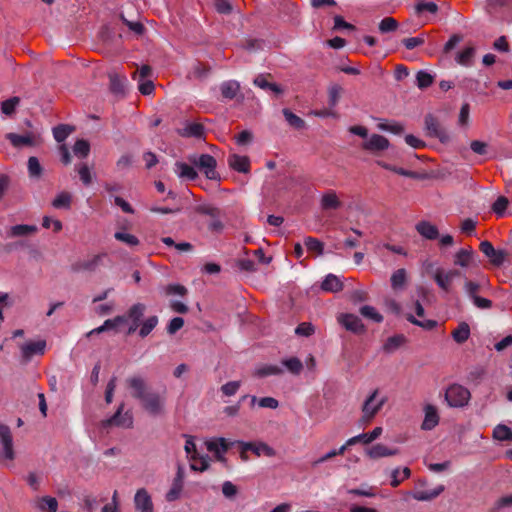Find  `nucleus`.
I'll return each mask as SVG.
<instances>
[{
	"label": "nucleus",
	"instance_id": "nucleus-57",
	"mask_svg": "<svg viewBox=\"0 0 512 512\" xmlns=\"http://www.w3.org/2000/svg\"><path fill=\"white\" fill-rule=\"evenodd\" d=\"M400 474V469L399 468H396L392 471V474H391V486L392 487H397L400 485V483L404 480V479H407L410 477L411 475V470L408 468V467H405L403 468L402 470V478L399 479L398 478V475Z\"/></svg>",
	"mask_w": 512,
	"mask_h": 512
},
{
	"label": "nucleus",
	"instance_id": "nucleus-60",
	"mask_svg": "<svg viewBox=\"0 0 512 512\" xmlns=\"http://www.w3.org/2000/svg\"><path fill=\"white\" fill-rule=\"evenodd\" d=\"M415 10L418 14H420L424 11H427L431 14H436L438 12V6L434 2L419 1L415 5Z\"/></svg>",
	"mask_w": 512,
	"mask_h": 512
},
{
	"label": "nucleus",
	"instance_id": "nucleus-43",
	"mask_svg": "<svg viewBox=\"0 0 512 512\" xmlns=\"http://www.w3.org/2000/svg\"><path fill=\"white\" fill-rule=\"evenodd\" d=\"M493 437L499 441H512V430L506 425L499 424L493 430Z\"/></svg>",
	"mask_w": 512,
	"mask_h": 512
},
{
	"label": "nucleus",
	"instance_id": "nucleus-14",
	"mask_svg": "<svg viewBox=\"0 0 512 512\" xmlns=\"http://www.w3.org/2000/svg\"><path fill=\"white\" fill-rule=\"evenodd\" d=\"M134 506L137 512H153L151 496L145 488L138 489L134 496Z\"/></svg>",
	"mask_w": 512,
	"mask_h": 512
},
{
	"label": "nucleus",
	"instance_id": "nucleus-50",
	"mask_svg": "<svg viewBox=\"0 0 512 512\" xmlns=\"http://www.w3.org/2000/svg\"><path fill=\"white\" fill-rule=\"evenodd\" d=\"M114 237L116 240L125 243L129 247H134L139 244V239L135 235L130 233L117 231L114 234Z\"/></svg>",
	"mask_w": 512,
	"mask_h": 512
},
{
	"label": "nucleus",
	"instance_id": "nucleus-7",
	"mask_svg": "<svg viewBox=\"0 0 512 512\" xmlns=\"http://www.w3.org/2000/svg\"><path fill=\"white\" fill-rule=\"evenodd\" d=\"M124 403H121L116 412L108 419L102 422L103 427L118 426L124 428H130L133 425L132 414L127 411L123 413Z\"/></svg>",
	"mask_w": 512,
	"mask_h": 512
},
{
	"label": "nucleus",
	"instance_id": "nucleus-47",
	"mask_svg": "<svg viewBox=\"0 0 512 512\" xmlns=\"http://www.w3.org/2000/svg\"><path fill=\"white\" fill-rule=\"evenodd\" d=\"M73 152L77 157L86 158L90 152V144L84 139H79L73 146Z\"/></svg>",
	"mask_w": 512,
	"mask_h": 512
},
{
	"label": "nucleus",
	"instance_id": "nucleus-25",
	"mask_svg": "<svg viewBox=\"0 0 512 512\" xmlns=\"http://www.w3.org/2000/svg\"><path fill=\"white\" fill-rule=\"evenodd\" d=\"M417 232L428 240H435L439 237L438 228L428 221H420L416 225Z\"/></svg>",
	"mask_w": 512,
	"mask_h": 512
},
{
	"label": "nucleus",
	"instance_id": "nucleus-44",
	"mask_svg": "<svg viewBox=\"0 0 512 512\" xmlns=\"http://www.w3.org/2000/svg\"><path fill=\"white\" fill-rule=\"evenodd\" d=\"M475 53L476 49L474 46H467L461 52L457 53L455 60L460 64L470 63L473 61Z\"/></svg>",
	"mask_w": 512,
	"mask_h": 512
},
{
	"label": "nucleus",
	"instance_id": "nucleus-18",
	"mask_svg": "<svg viewBox=\"0 0 512 512\" xmlns=\"http://www.w3.org/2000/svg\"><path fill=\"white\" fill-rule=\"evenodd\" d=\"M382 434V428L381 427H375L371 432L369 433H362L357 436H354L346 441L347 447L355 445L357 443H363V444H369L376 440L380 435Z\"/></svg>",
	"mask_w": 512,
	"mask_h": 512
},
{
	"label": "nucleus",
	"instance_id": "nucleus-6",
	"mask_svg": "<svg viewBox=\"0 0 512 512\" xmlns=\"http://www.w3.org/2000/svg\"><path fill=\"white\" fill-rule=\"evenodd\" d=\"M425 129L427 135L433 138H437L442 143H446L450 140V136L447 130L441 126L436 117L432 114L425 116Z\"/></svg>",
	"mask_w": 512,
	"mask_h": 512
},
{
	"label": "nucleus",
	"instance_id": "nucleus-35",
	"mask_svg": "<svg viewBox=\"0 0 512 512\" xmlns=\"http://www.w3.org/2000/svg\"><path fill=\"white\" fill-rule=\"evenodd\" d=\"M6 138L11 142L14 147L31 146L33 138L30 135H18L15 133H8Z\"/></svg>",
	"mask_w": 512,
	"mask_h": 512
},
{
	"label": "nucleus",
	"instance_id": "nucleus-2",
	"mask_svg": "<svg viewBox=\"0 0 512 512\" xmlns=\"http://www.w3.org/2000/svg\"><path fill=\"white\" fill-rule=\"evenodd\" d=\"M133 80L137 82L138 90L143 95H151L155 89L152 66H137L132 74Z\"/></svg>",
	"mask_w": 512,
	"mask_h": 512
},
{
	"label": "nucleus",
	"instance_id": "nucleus-27",
	"mask_svg": "<svg viewBox=\"0 0 512 512\" xmlns=\"http://www.w3.org/2000/svg\"><path fill=\"white\" fill-rule=\"evenodd\" d=\"M232 445H234V442H228L225 438H218L207 442V449L214 454H224Z\"/></svg>",
	"mask_w": 512,
	"mask_h": 512
},
{
	"label": "nucleus",
	"instance_id": "nucleus-12",
	"mask_svg": "<svg viewBox=\"0 0 512 512\" xmlns=\"http://www.w3.org/2000/svg\"><path fill=\"white\" fill-rule=\"evenodd\" d=\"M337 320L346 330L352 333L363 334L366 331L365 325L362 323L361 319L354 314H340Z\"/></svg>",
	"mask_w": 512,
	"mask_h": 512
},
{
	"label": "nucleus",
	"instance_id": "nucleus-49",
	"mask_svg": "<svg viewBox=\"0 0 512 512\" xmlns=\"http://www.w3.org/2000/svg\"><path fill=\"white\" fill-rule=\"evenodd\" d=\"M304 244L308 251L314 252L318 255L323 254L324 244L314 237H306L304 240Z\"/></svg>",
	"mask_w": 512,
	"mask_h": 512
},
{
	"label": "nucleus",
	"instance_id": "nucleus-17",
	"mask_svg": "<svg viewBox=\"0 0 512 512\" xmlns=\"http://www.w3.org/2000/svg\"><path fill=\"white\" fill-rule=\"evenodd\" d=\"M408 339L403 334H396L386 339L382 346V350L386 354H393L403 345L407 343Z\"/></svg>",
	"mask_w": 512,
	"mask_h": 512
},
{
	"label": "nucleus",
	"instance_id": "nucleus-64",
	"mask_svg": "<svg viewBox=\"0 0 512 512\" xmlns=\"http://www.w3.org/2000/svg\"><path fill=\"white\" fill-rule=\"evenodd\" d=\"M508 204L509 201L506 197L499 196L493 203L492 209L497 215L502 216L504 211L507 209Z\"/></svg>",
	"mask_w": 512,
	"mask_h": 512
},
{
	"label": "nucleus",
	"instance_id": "nucleus-63",
	"mask_svg": "<svg viewBox=\"0 0 512 512\" xmlns=\"http://www.w3.org/2000/svg\"><path fill=\"white\" fill-rule=\"evenodd\" d=\"M77 171L82 183L86 186L90 185L92 182V176L89 167L86 164H80L77 167Z\"/></svg>",
	"mask_w": 512,
	"mask_h": 512
},
{
	"label": "nucleus",
	"instance_id": "nucleus-40",
	"mask_svg": "<svg viewBox=\"0 0 512 512\" xmlns=\"http://www.w3.org/2000/svg\"><path fill=\"white\" fill-rule=\"evenodd\" d=\"M176 167L178 169V175L181 178H186L188 180H195L198 177L196 170L183 162H177Z\"/></svg>",
	"mask_w": 512,
	"mask_h": 512
},
{
	"label": "nucleus",
	"instance_id": "nucleus-61",
	"mask_svg": "<svg viewBox=\"0 0 512 512\" xmlns=\"http://www.w3.org/2000/svg\"><path fill=\"white\" fill-rule=\"evenodd\" d=\"M121 21L133 32H135L137 35H142L145 32V27L140 22H132L125 18V16L121 13L120 14Z\"/></svg>",
	"mask_w": 512,
	"mask_h": 512
},
{
	"label": "nucleus",
	"instance_id": "nucleus-8",
	"mask_svg": "<svg viewBox=\"0 0 512 512\" xmlns=\"http://www.w3.org/2000/svg\"><path fill=\"white\" fill-rule=\"evenodd\" d=\"M378 389H375L364 401L362 406L363 418L366 421H370L374 418V416L381 410L383 405L386 402V398H382L376 402V397L378 395Z\"/></svg>",
	"mask_w": 512,
	"mask_h": 512
},
{
	"label": "nucleus",
	"instance_id": "nucleus-13",
	"mask_svg": "<svg viewBox=\"0 0 512 512\" xmlns=\"http://www.w3.org/2000/svg\"><path fill=\"white\" fill-rule=\"evenodd\" d=\"M221 95L227 100H236L238 103L244 101V95L240 92V84L235 80L224 81L220 85Z\"/></svg>",
	"mask_w": 512,
	"mask_h": 512
},
{
	"label": "nucleus",
	"instance_id": "nucleus-52",
	"mask_svg": "<svg viewBox=\"0 0 512 512\" xmlns=\"http://www.w3.org/2000/svg\"><path fill=\"white\" fill-rule=\"evenodd\" d=\"M283 365L295 375L300 374L303 369V364L301 360L297 357H291L289 359H285L282 361Z\"/></svg>",
	"mask_w": 512,
	"mask_h": 512
},
{
	"label": "nucleus",
	"instance_id": "nucleus-48",
	"mask_svg": "<svg viewBox=\"0 0 512 512\" xmlns=\"http://www.w3.org/2000/svg\"><path fill=\"white\" fill-rule=\"evenodd\" d=\"M282 373L283 369L277 365H264L256 370L255 375L262 378L271 375H280Z\"/></svg>",
	"mask_w": 512,
	"mask_h": 512
},
{
	"label": "nucleus",
	"instance_id": "nucleus-3",
	"mask_svg": "<svg viewBox=\"0 0 512 512\" xmlns=\"http://www.w3.org/2000/svg\"><path fill=\"white\" fill-rule=\"evenodd\" d=\"M470 398V391L460 384L450 385L445 392V400L450 407H464Z\"/></svg>",
	"mask_w": 512,
	"mask_h": 512
},
{
	"label": "nucleus",
	"instance_id": "nucleus-28",
	"mask_svg": "<svg viewBox=\"0 0 512 512\" xmlns=\"http://www.w3.org/2000/svg\"><path fill=\"white\" fill-rule=\"evenodd\" d=\"M474 251L471 247L459 250L454 256V264L468 267L472 261Z\"/></svg>",
	"mask_w": 512,
	"mask_h": 512
},
{
	"label": "nucleus",
	"instance_id": "nucleus-33",
	"mask_svg": "<svg viewBox=\"0 0 512 512\" xmlns=\"http://www.w3.org/2000/svg\"><path fill=\"white\" fill-rule=\"evenodd\" d=\"M470 336V327L466 322H462L458 325V327L452 332V337L455 342L462 344L468 340Z\"/></svg>",
	"mask_w": 512,
	"mask_h": 512
},
{
	"label": "nucleus",
	"instance_id": "nucleus-53",
	"mask_svg": "<svg viewBox=\"0 0 512 512\" xmlns=\"http://www.w3.org/2000/svg\"><path fill=\"white\" fill-rule=\"evenodd\" d=\"M28 173L31 178H39L42 174V166L35 156H31L28 159Z\"/></svg>",
	"mask_w": 512,
	"mask_h": 512
},
{
	"label": "nucleus",
	"instance_id": "nucleus-20",
	"mask_svg": "<svg viewBox=\"0 0 512 512\" xmlns=\"http://www.w3.org/2000/svg\"><path fill=\"white\" fill-rule=\"evenodd\" d=\"M229 166L240 173H248L250 170V159L247 156L232 154L228 158Z\"/></svg>",
	"mask_w": 512,
	"mask_h": 512
},
{
	"label": "nucleus",
	"instance_id": "nucleus-30",
	"mask_svg": "<svg viewBox=\"0 0 512 512\" xmlns=\"http://www.w3.org/2000/svg\"><path fill=\"white\" fill-rule=\"evenodd\" d=\"M282 113L283 116L285 117V120L292 128L301 130L306 127L305 121L296 114H294L290 109L284 108L282 110Z\"/></svg>",
	"mask_w": 512,
	"mask_h": 512
},
{
	"label": "nucleus",
	"instance_id": "nucleus-4",
	"mask_svg": "<svg viewBox=\"0 0 512 512\" xmlns=\"http://www.w3.org/2000/svg\"><path fill=\"white\" fill-rule=\"evenodd\" d=\"M189 161L204 172L205 176L210 180L219 179V174L216 171V159L210 154L191 155Z\"/></svg>",
	"mask_w": 512,
	"mask_h": 512
},
{
	"label": "nucleus",
	"instance_id": "nucleus-39",
	"mask_svg": "<svg viewBox=\"0 0 512 512\" xmlns=\"http://www.w3.org/2000/svg\"><path fill=\"white\" fill-rule=\"evenodd\" d=\"M72 202V196L68 192L59 193L52 202V205L56 209H69Z\"/></svg>",
	"mask_w": 512,
	"mask_h": 512
},
{
	"label": "nucleus",
	"instance_id": "nucleus-37",
	"mask_svg": "<svg viewBox=\"0 0 512 512\" xmlns=\"http://www.w3.org/2000/svg\"><path fill=\"white\" fill-rule=\"evenodd\" d=\"M105 254L95 255L89 260L83 261L74 267L75 271L84 270V271H94L100 264L102 257Z\"/></svg>",
	"mask_w": 512,
	"mask_h": 512
},
{
	"label": "nucleus",
	"instance_id": "nucleus-5",
	"mask_svg": "<svg viewBox=\"0 0 512 512\" xmlns=\"http://www.w3.org/2000/svg\"><path fill=\"white\" fill-rule=\"evenodd\" d=\"M0 445L2 446V451L0 452V460H14L15 452L13 448L12 433L10 428L3 424H0Z\"/></svg>",
	"mask_w": 512,
	"mask_h": 512
},
{
	"label": "nucleus",
	"instance_id": "nucleus-38",
	"mask_svg": "<svg viewBox=\"0 0 512 512\" xmlns=\"http://www.w3.org/2000/svg\"><path fill=\"white\" fill-rule=\"evenodd\" d=\"M407 280V273L404 268L396 270L391 276V286L394 290L402 289Z\"/></svg>",
	"mask_w": 512,
	"mask_h": 512
},
{
	"label": "nucleus",
	"instance_id": "nucleus-31",
	"mask_svg": "<svg viewBox=\"0 0 512 512\" xmlns=\"http://www.w3.org/2000/svg\"><path fill=\"white\" fill-rule=\"evenodd\" d=\"M179 134L183 137L201 138L204 134V126L200 123H190L180 130Z\"/></svg>",
	"mask_w": 512,
	"mask_h": 512
},
{
	"label": "nucleus",
	"instance_id": "nucleus-41",
	"mask_svg": "<svg viewBox=\"0 0 512 512\" xmlns=\"http://www.w3.org/2000/svg\"><path fill=\"white\" fill-rule=\"evenodd\" d=\"M377 127L386 132H390L395 135H401L404 132V126L399 122H387V121H381L378 123Z\"/></svg>",
	"mask_w": 512,
	"mask_h": 512
},
{
	"label": "nucleus",
	"instance_id": "nucleus-32",
	"mask_svg": "<svg viewBox=\"0 0 512 512\" xmlns=\"http://www.w3.org/2000/svg\"><path fill=\"white\" fill-rule=\"evenodd\" d=\"M37 231L34 225L19 224L12 226L8 232L9 237H21L33 234Z\"/></svg>",
	"mask_w": 512,
	"mask_h": 512
},
{
	"label": "nucleus",
	"instance_id": "nucleus-59",
	"mask_svg": "<svg viewBox=\"0 0 512 512\" xmlns=\"http://www.w3.org/2000/svg\"><path fill=\"white\" fill-rule=\"evenodd\" d=\"M346 449H347L346 444L342 445L339 449H333V450L329 451L328 453H326L325 455H323L322 457H320L318 460H316L313 463V465L317 466L323 462H326V461L332 459L333 457H335L337 455H343L345 453Z\"/></svg>",
	"mask_w": 512,
	"mask_h": 512
},
{
	"label": "nucleus",
	"instance_id": "nucleus-1",
	"mask_svg": "<svg viewBox=\"0 0 512 512\" xmlns=\"http://www.w3.org/2000/svg\"><path fill=\"white\" fill-rule=\"evenodd\" d=\"M131 396L138 400L143 409L150 415L157 416L163 413L165 396L154 391L140 376H132L126 380Z\"/></svg>",
	"mask_w": 512,
	"mask_h": 512
},
{
	"label": "nucleus",
	"instance_id": "nucleus-11",
	"mask_svg": "<svg viewBox=\"0 0 512 512\" xmlns=\"http://www.w3.org/2000/svg\"><path fill=\"white\" fill-rule=\"evenodd\" d=\"M146 311V305L143 303L133 304L125 313V317H127V321L130 322V326L128 328L127 334L131 335L139 328L141 319L144 316Z\"/></svg>",
	"mask_w": 512,
	"mask_h": 512
},
{
	"label": "nucleus",
	"instance_id": "nucleus-56",
	"mask_svg": "<svg viewBox=\"0 0 512 512\" xmlns=\"http://www.w3.org/2000/svg\"><path fill=\"white\" fill-rule=\"evenodd\" d=\"M209 66H195L192 71L188 72L189 79L203 80L209 76Z\"/></svg>",
	"mask_w": 512,
	"mask_h": 512
},
{
	"label": "nucleus",
	"instance_id": "nucleus-58",
	"mask_svg": "<svg viewBox=\"0 0 512 512\" xmlns=\"http://www.w3.org/2000/svg\"><path fill=\"white\" fill-rule=\"evenodd\" d=\"M398 28V22L392 17H385L379 23V30L382 33L395 31Z\"/></svg>",
	"mask_w": 512,
	"mask_h": 512
},
{
	"label": "nucleus",
	"instance_id": "nucleus-45",
	"mask_svg": "<svg viewBox=\"0 0 512 512\" xmlns=\"http://www.w3.org/2000/svg\"><path fill=\"white\" fill-rule=\"evenodd\" d=\"M342 91L343 89L340 85H330V87L328 88V103L330 107H335L338 104L341 98Z\"/></svg>",
	"mask_w": 512,
	"mask_h": 512
},
{
	"label": "nucleus",
	"instance_id": "nucleus-42",
	"mask_svg": "<svg viewBox=\"0 0 512 512\" xmlns=\"http://www.w3.org/2000/svg\"><path fill=\"white\" fill-rule=\"evenodd\" d=\"M163 294L166 296H181L187 295L188 290L181 284H168L162 288Z\"/></svg>",
	"mask_w": 512,
	"mask_h": 512
},
{
	"label": "nucleus",
	"instance_id": "nucleus-29",
	"mask_svg": "<svg viewBox=\"0 0 512 512\" xmlns=\"http://www.w3.org/2000/svg\"><path fill=\"white\" fill-rule=\"evenodd\" d=\"M444 491V486L439 485L432 490H419L413 494V498L418 501H430L438 497Z\"/></svg>",
	"mask_w": 512,
	"mask_h": 512
},
{
	"label": "nucleus",
	"instance_id": "nucleus-9",
	"mask_svg": "<svg viewBox=\"0 0 512 512\" xmlns=\"http://www.w3.org/2000/svg\"><path fill=\"white\" fill-rule=\"evenodd\" d=\"M109 77V90L119 98H124L129 90V81L125 75L111 72Z\"/></svg>",
	"mask_w": 512,
	"mask_h": 512
},
{
	"label": "nucleus",
	"instance_id": "nucleus-62",
	"mask_svg": "<svg viewBox=\"0 0 512 512\" xmlns=\"http://www.w3.org/2000/svg\"><path fill=\"white\" fill-rule=\"evenodd\" d=\"M241 386L240 381H230L222 385L220 390L225 396H233L237 393Z\"/></svg>",
	"mask_w": 512,
	"mask_h": 512
},
{
	"label": "nucleus",
	"instance_id": "nucleus-22",
	"mask_svg": "<svg viewBox=\"0 0 512 512\" xmlns=\"http://www.w3.org/2000/svg\"><path fill=\"white\" fill-rule=\"evenodd\" d=\"M343 282L335 274H328L321 283V289L324 292L336 293L343 289Z\"/></svg>",
	"mask_w": 512,
	"mask_h": 512
},
{
	"label": "nucleus",
	"instance_id": "nucleus-15",
	"mask_svg": "<svg viewBox=\"0 0 512 512\" xmlns=\"http://www.w3.org/2000/svg\"><path fill=\"white\" fill-rule=\"evenodd\" d=\"M460 274V271L457 269H451L448 271L437 269L434 275V280L441 289L449 291L452 280L455 277L460 276Z\"/></svg>",
	"mask_w": 512,
	"mask_h": 512
},
{
	"label": "nucleus",
	"instance_id": "nucleus-19",
	"mask_svg": "<svg viewBox=\"0 0 512 512\" xmlns=\"http://www.w3.org/2000/svg\"><path fill=\"white\" fill-rule=\"evenodd\" d=\"M244 449H249V451L258 457L262 455L274 457L276 455V451L264 442H246V444H244Z\"/></svg>",
	"mask_w": 512,
	"mask_h": 512
},
{
	"label": "nucleus",
	"instance_id": "nucleus-10",
	"mask_svg": "<svg viewBox=\"0 0 512 512\" xmlns=\"http://www.w3.org/2000/svg\"><path fill=\"white\" fill-rule=\"evenodd\" d=\"M390 146L389 140L379 134L370 135L363 143L362 149L371 154L378 155Z\"/></svg>",
	"mask_w": 512,
	"mask_h": 512
},
{
	"label": "nucleus",
	"instance_id": "nucleus-34",
	"mask_svg": "<svg viewBox=\"0 0 512 512\" xmlns=\"http://www.w3.org/2000/svg\"><path fill=\"white\" fill-rule=\"evenodd\" d=\"M73 131V126L68 124H59L53 128V136L58 143H61L64 142Z\"/></svg>",
	"mask_w": 512,
	"mask_h": 512
},
{
	"label": "nucleus",
	"instance_id": "nucleus-51",
	"mask_svg": "<svg viewBox=\"0 0 512 512\" xmlns=\"http://www.w3.org/2000/svg\"><path fill=\"white\" fill-rule=\"evenodd\" d=\"M407 321L412 323L413 325L419 326L424 330H432L437 326V321L435 320H418L414 315L407 314Z\"/></svg>",
	"mask_w": 512,
	"mask_h": 512
},
{
	"label": "nucleus",
	"instance_id": "nucleus-16",
	"mask_svg": "<svg viewBox=\"0 0 512 512\" xmlns=\"http://www.w3.org/2000/svg\"><path fill=\"white\" fill-rule=\"evenodd\" d=\"M46 342L44 340L31 341L21 346L23 358L30 360L34 355H42L45 351Z\"/></svg>",
	"mask_w": 512,
	"mask_h": 512
},
{
	"label": "nucleus",
	"instance_id": "nucleus-54",
	"mask_svg": "<svg viewBox=\"0 0 512 512\" xmlns=\"http://www.w3.org/2000/svg\"><path fill=\"white\" fill-rule=\"evenodd\" d=\"M433 80H434V77L431 74H429L423 70H420L417 72L416 84H417L418 88L425 89V88L429 87L433 83Z\"/></svg>",
	"mask_w": 512,
	"mask_h": 512
},
{
	"label": "nucleus",
	"instance_id": "nucleus-21",
	"mask_svg": "<svg viewBox=\"0 0 512 512\" xmlns=\"http://www.w3.org/2000/svg\"><path fill=\"white\" fill-rule=\"evenodd\" d=\"M34 506L41 512H57L58 501L51 496L37 497L34 500Z\"/></svg>",
	"mask_w": 512,
	"mask_h": 512
},
{
	"label": "nucleus",
	"instance_id": "nucleus-26",
	"mask_svg": "<svg viewBox=\"0 0 512 512\" xmlns=\"http://www.w3.org/2000/svg\"><path fill=\"white\" fill-rule=\"evenodd\" d=\"M341 205V201L333 190L324 193L321 197V207L323 210H336L339 209Z\"/></svg>",
	"mask_w": 512,
	"mask_h": 512
},
{
	"label": "nucleus",
	"instance_id": "nucleus-23",
	"mask_svg": "<svg viewBox=\"0 0 512 512\" xmlns=\"http://www.w3.org/2000/svg\"><path fill=\"white\" fill-rule=\"evenodd\" d=\"M439 422V415L437 409L433 405H427L425 407V417L422 423L423 430H432Z\"/></svg>",
	"mask_w": 512,
	"mask_h": 512
},
{
	"label": "nucleus",
	"instance_id": "nucleus-24",
	"mask_svg": "<svg viewBox=\"0 0 512 512\" xmlns=\"http://www.w3.org/2000/svg\"><path fill=\"white\" fill-rule=\"evenodd\" d=\"M367 455L372 459L393 456L398 454V449H390L387 446L378 443L367 449Z\"/></svg>",
	"mask_w": 512,
	"mask_h": 512
},
{
	"label": "nucleus",
	"instance_id": "nucleus-46",
	"mask_svg": "<svg viewBox=\"0 0 512 512\" xmlns=\"http://www.w3.org/2000/svg\"><path fill=\"white\" fill-rule=\"evenodd\" d=\"M360 314L376 323L383 321V316L372 306L365 305L360 308Z\"/></svg>",
	"mask_w": 512,
	"mask_h": 512
},
{
	"label": "nucleus",
	"instance_id": "nucleus-36",
	"mask_svg": "<svg viewBox=\"0 0 512 512\" xmlns=\"http://www.w3.org/2000/svg\"><path fill=\"white\" fill-rule=\"evenodd\" d=\"M158 322L159 319L156 315L148 317L142 324L140 323L139 336L141 338L147 337L157 326Z\"/></svg>",
	"mask_w": 512,
	"mask_h": 512
},
{
	"label": "nucleus",
	"instance_id": "nucleus-55",
	"mask_svg": "<svg viewBox=\"0 0 512 512\" xmlns=\"http://www.w3.org/2000/svg\"><path fill=\"white\" fill-rule=\"evenodd\" d=\"M19 103L20 98L17 96L11 97L3 101L1 105L2 113H4L5 115H12L15 112L16 107L19 105Z\"/></svg>",
	"mask_w": 512,
	"mask_h": 512
}]
</instances>
